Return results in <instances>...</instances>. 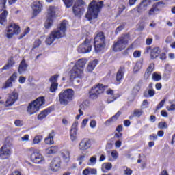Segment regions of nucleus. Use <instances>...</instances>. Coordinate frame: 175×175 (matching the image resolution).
<instances>
[{"label":"nucleus","mask_w":175,"mask_h":175,"mask_svg":"<svg viewBox=\"0 0 175 175\" xmlns=\"http://www.w3.org/2000/svg\"><path fill=\"white\" fill-rule=\"evenodd\" d=\"M66 32V21H64L55 31H52L50 36L46 39V44L50 46L53 44L55 39H61L64 38Z\"/></svg>","instance_id":"obj_1"},{"label":"nucleus","mask_w":175,"mask_h":175,"mask_svg":"<svg viewBox=\"0 0 175 175\" xmlns=\"http://www.w3.org/2000/svg\"><path fill=\"white\" fill-rule=\"evenodd\" d=\"M103 6V1L97 2L96 1L93 0L89 4L88 10L85 14L86 18H88L89 21L91 20H95V18H98V14H99V12H100Z\"/></svg>","instance_id":"obj_2"},{"label":"nucleus","mask_w":175,"mask_h":175,"mask_svg":"<svg viewBox=\"0 0 175 175\" xmlns=\"http://www.w3.org/2000/svg\"><path fill=\"white\" fill-rule=\"evenodd\" d=\"M88 60L85 58L78 59L71 70V79L84 77V68Z\"/></svg>","instance_id":"obj_3"},{"label":"nucleus","mask_w":175,"mask_h":175,"mask_svg":"<svg viewBox=\"0 0 175 175\" xmlns=\"http://www.w3.org/2000/svg\"><path fill=\"white\" fill-rule=\"evenodd\" d=\"M44 103H46V100L44 99V97H38L37 99H36L28 105L27 113H29L30 116H32V114H35V113H38V111H39V110L40 109V107H42L43 105H44Z\"/></svg>","instance_id":"obj_4"},{"label":"nucleus","mask_w":175,"mask_h":175,"mask_svg":"<svg viewBox=\"0 0 175 175\" xmlns=\"http://www.w3.org/2000/svg\"><path fill=\"white\" fill-rule=\"evenodd\" d=\"M129 40V35H122L119 37L118 40L114 42L113 45V51H122L128 46V42Z\"/></svg>","instance_id":"obj_5"},{"label":"nucleus","mask_w":175,"mask_h":175,"mask_svg":"<svg viewBox=\"0 0 175 175\" xmlns=\"http://www.w3.org/2000/svg\"><path fill=\"white\" fill-rule=\"evenodd\" d=\"M12 139L7 137L4 145L0 149V159H6L10 157L12 154L10 148H12Z\"/></svg>","instance_id":"obj_6"},{"label":"nucleus","mask_w":175,"mask_h":175,"mask_svg":"<svg viewBox=\"0 0 175 175\" xmlns=\"http://www.w3.org/2000/svg\"><path fill=\"white\" fill-rule=\"evenodd\" d=\"M105 42V34H103V32H99L94 38V46L96 53L102 51V49L106 46Z\"/></svg>","instance_id":"obj_7"},{"label":"nucleus","mask_w":175,"mask_h":175,"mask_svg":"<svg viewBox=\"0 0 175 175\" xmlns=\"http://www.w3.org/2000/svg\"><path fill=\"white\" fill-rule=\"evenodd\" d=\"M73 95H75V92L72 89H67L64 92H62L59 94V102L60 103V105L66 106V105H68V103L72 100Z\"/></svg>","instance_id":"obj_8"},{"label":"nucleus","mask_w":175,"mask_h":175,"mask_svg":"<svg viewBox=\"0 0 175 175\" xmlns=\"http://www.w3.org/2000/svg\"><path fill=\"white\" fill-rule=\"evenodd\" d=\"M20 32H21L20 26L16 25L15 23H10L4 30V34L8 39H12L14 35H18Z\"/></svg>","instance_id":"obj_9"},{"label":"nucleus","mask_w":175,"mask_h":175,"mask_svg":"<svg viewBox=\"0 0 175 175\" xmlns=\"http://www.w3.org/2000/svg\"><path fill=\"white\" fill-rule=\"evenodd\" d=\"M54 18H55V7L50 5L47 9L46 21L44 23L46 29H49L53 25Z\"/></svg>","instance_id":"obj_10"},{"label":"nucleus","mask_w":175,"mask_h":175,"mask_svg":"<svg viewBox=\"0 0 175 175\" xmlns=\"http://www.w3.org/2000/svg\"><path fill=\"white\" fill-rule=\"evenodd\" d=\"M107 88V86L103 85V84L98 83L92 88L91 90L89 92L90 99H96L100 94L105 92V90Z\"/></svg>","instance_id":"obj_11"},{"label":"nucleus","mask_w":175,"mask_h":175,"mask_svg":"<svg viewBox=\"0 0 175 175\" xmlns=\"http://www.w3.org/2000/svg\"><path fill=\"white\" fill-rule=\"evenodd\" d=\"M30 150H33L30 156V159L33 163H36L37 165H42V163H44V157L38 150L33 149V148Z\"/></svg>","instance_id":"obj_12"},{"label":"nucleus","mask_w":175,"mask_h":175,"mask_svg":"<svg viewBox=\"0 0 175 175\" xmlns=\"http://www.w3.org/2000/svg\"><path fill=\"white\" fill-rule=\"evenodd\" d=\"M85 6H86V4L84 1L77 0L72 8L75 16H81L84 13Z\"/></svg>","instance_id":"obj_13"},{"label":"nucleus","mask_w":175,"mask_h":175,"mask_svg":"<svg viewBox=\"0 0 175 175\" xmlns=\"http://www.w3.org/2000/svg\"><path fill=\"white\" fill-rule=\"evenodd\" d=\"M91 50H92V45L88 39L85 40V41L78 47V52L81 53L82 54L91 53Z\"/></svg>","instance_id":"obj_14"},{"label":"nucleus","mask_w":175,"mask_h":175,"mask_svg":"<svg viewBox=\"0 0 175 175\" xmlns=\"http://www.w3.org/2000/svg\"><path fill=\"white\" fill-rule=\"evenodd\" d=\"M17 100H18V92L16 90H14L11 94H8V97L5 103V107L13 106Z\"/></svg>","instance_id":"obj_15"},{"label":"nucleus","mask_w":175,"mask_h":175,"mask_svg":"<svg viewBox=\"0 0 175 175\" xmlns=\"http://www.w3.org/2000/svg\"><path fill=\"white\" fill-rule=\"evenodd\" d=\"M61 167V158L55 157L53 159L50 163V169L52 172H58Z\"/></svg>","instance_id":"obj_16"},{"label":"nucleus","mask_w":175,"mask_h":175,"mask_svg":"<svg viewBox=\"0 0 175 175\" xmlns=\"http://www.w3.org/2000/svg\"><path fill=\"white\" fill-rule=\"evenodd\" d=\"M78 148L80 151H87L89 148H91V140L88 139H82L80 142Z\"/></svg>","instance_id":"obj_17"},{"label":"nucleus","mask_w":175,"mask_h":175,"mask_svg":"<svg viewBox=\"0 0 175 175\" xmlns=\"http://www.w3.org/2000/svg\"><path fill=\"white\" fill-rule=\"evenodd\" d=\"M154 1H159V0H154ZM152 0H144L141 2L137 8V11L138 13H142V12H144V10H147V8L151 5Z\"/></svg>","instance_id":"obj_18"},{"label":"nucleus","mask_w":175,"mask_h":175,"mask_svg":"<svg viewBox=\"0 0 175 175\" xmlns=\"http://www.w3.org/2000/svg\"><path fill=\"white\" fill-rule=\"evenodd\" d=\"M77 125L79 122H75L72 124L70 131V137L72 142H75L77 139Z\"/></svg>","instance_id":"obj_19"},{"label":"nucleus","mask_w":175,"mask_h":175,"mask_svg":"<svg viewBox=\"0 0 175 175\" xmlns=\"http://www.w3.org/2000/svg\"><path fill=\"white\" fill-rule=\"evenodd\" d=\"M31 8L33 10V15L36 16L40 12H42L43 5L41 4L40 1H35L33 3Z\"/></svg>","instance_id":"obj_20"},{"label":"nucleus","mask_w":175,"mask_h":175,"mask_svg":"<svg viewBox=\"0 0 175 175\" xmlns=\"http://www.w3.org/2000/svg\"><path fill=\"white\" fill-rule=\"evenodd\" d=\"M150 57L152 59H155L157 57L161 54V49H159V47H154L152 49H151L150 47L147 48V53H150Z\"/></svg>","instance_id":"obj_21"},{"label":"nucleus","mask_w":175,"mask_h":175,"mask_svg":"<svg viewBox=\"0 0 175 175\" xmlns=\"http://www.w3.org/2000/svg\"><path fill=\"white\" fill-rule=\"evenodd\" d=\"M27 69H28V64L25 62V60L23 59L18 66V72L19 75H23L25 72H27Z\"/></svg>","instance_id":"obj_22"},{"label":"nucleus","mask_w":175,"mask_h":175,"mask_svg":"<svg viewBox=\"0 0 175 175\" xmlns=\"http://www.w3.org/2000/svg\"><path fill=\"white\" fill-rule=\"evenodd\" d=\"M0 12H1L0 14V24L3 25L6 23V17H8V12L6 8H1Z\"/></svg>","instance_id":"obj_23"},{"label":"nucleus","mask_w":175,"mask_h":175,"mask_svg":"<svg viewBox=\"0 0 175 175\" xmlns=\"http://www.w3.org/2000/svg\"><path fill=\"white\" fill-rule=\"evenodd\" d=\"M124 73H125V68L121 67L118 70V71L116 74V81H117L118 84H120V83H121V80H122Z\"/></svg>","instance_id":"obj_24"},{"label":"nucleus","mask_w":175,"mask_h":175,"mask_svg":"<svg viewBox=\"0 0 175 175\" xmlns=\"http://www.w3.org/2000/svg\"><path fill=\"white\" fill-rule=\"evenodd\" d=\"M120 116H121V112L118 111L115 116L105 121V125H106V126H109V125H111V124H113V122H116V121L118 120V117H120Z\"/></svg>","instance_id":"obj_25"},{"label":"nucleus","mask_w":175,"mask_h":175,"mask_svg":"<svg viewBox=\"0 0 175 175\" xmlns=\"http://www.w3.org/2000/svg\"><path fill=\"white\" fill-rule=\"evenodd\" d=\"M17 79V73L14 72L10 78L9 79L6 81L5 83V88H8L9 87H12V83L16 81V79Z\"/></svg>","instance_id":"obj_26"},{"label":"nucleus","mask_w":175,"mask_h":175,"mask_svg":"<svg viewBox=\"0 0 175 175\" xmlns=\"http://www.w3.org/2000/svg\"><path fill=\"white\" fill-rule=\"evenodd\" d=\"M98 65V61L96 59L90 62L86 68V71L91 72L95 69V67Z\"/></svg>","instance_id":"obj_27"},{"label":"nucleus","mask_w":175,"mask_h":175,"mask_svg":"<svg viewBox=\"0 0 175 175\" xmlns=\"http://www.w3.org/2000/svg\"><path fill=\"white\" fill-rule=\"evenodd\" d=\"M54 130H52L48 137H46L44 139L45 144H54Z\"/></svg>","instance_id":"obj_28"},{"label":"nucleus","mask_w":175,"mask_h":175,"mask_svg":"<svg viewBox=\"0 0 175 175\" xmlns=\"http://www.w3.org/2000/svg\"><path fill=\"white\" fill-rule=\"evenodd\" d=\"M58 151V146H53L45 150V153L47 155H51V154H55Z\"/></svg>","instance_id":"obj_29"},{"label":"nucleus","mask_w":175,"mask_h":175,"mask_svg":"<svg viewBox=\"0 0 175 175\" xmlns=\"http://www.w3.org/2000/svg\"><path fill=\"white\" fill-rule=\"evenodd\" d=\"M163 3V1H159L157 2L156 4L153 5V7L150 10L148 14L149 16H154L155 14V12H158V5H162Z\"/></svg>","instance_id":"obj_30"},{"label":"nucleus","mask_w":175,"mask_h":175,"mask_svg":"<svg viewBox=\"0 0 175 175\" xmlns=\"http://www.w3.org/2000/svg\"><path fill=\"white\" fill-rule=\"evenodd\" d=\"M49 114H50V110L45 109L38 115V118L40 120H44V118H46Z\"/></svg>","instance_id":"obj_31"},{"label":"nucleus","mask_w":175,"mask_h":175,"mask_svg":"<svg viewBox=\"0 0 175 175\" xmlns=\"http://www.w3.org/2000/svg\"><path fill=\"white\" fill-rule=\"evenodd\" d=\"M107 95H111V99H110V98H109L107 99V103H111V102H114V100H116V98H114L113 96V94H114V91L111 89H109L107 91Z\"/></svg>","instance_id":"obj_32"},{"label":"nucleus","mask_w":175,"mask_h":175,"mask_svg":"<svg viewBox=\"0 0 175 175\" xmlns=\"http://www.w3.org/2000/svg\"><path fill=\"white\" fill-rule=\"evenodd\" d=\"M111 167H113L111 163H105L102 165L101 170L105 173V170H110Z\"/></svg>","instance_id":"obj_33"},{"label":"nucleus","mask_w":175,"mask_h":175,"mask_svg":"<svg viewBox=\"0 0 175 175\" xmlns=\"http://www.w3.org/2000/svg\"><path fill=\"white\" fill-rule=\"evenodd\" d=\"M152 83H150L148 87V95L150 98L154 96L155 95V90H154V88H152Z\"/></svg>","instance_id":"obj_34"},{"label":"nucleus","mask_w":175,"mask_h":175,"mask_svg":"<svg viewBox=\"0 0 175 175\" xmlns=\"http://www.w3.org/2000/svg\"><path fill=\"white\" fill-rule=\"evenodd\" d=\"M14 64V60L13 59V58H10L8 60V64L2 68V70H6L10 68H12Z\"/></svg>","instance_id":"obj_35"},{"label":"nucleus","mask_w":175,"mask_h":175,"mask_svg":"<svg viewBox=\"0 0 175 175\" xmlns=\"http://www.w3.org/2000/svg\"><path fill=\"white\" fill-rule=\"evenodd\" d=\"M143 113H144V111H143L142 109H135L133 111V117H137L138 118H139V117H142V116H143Z\"/></svg>","instance_id":"obj_36"},{"label":"nucleus","mask_w":175,"mask_h":175,"mask_svg":"<svg viewBox=\"0 0 175 175\" xmlns=\"http://www.w3.org/2000/svg\"><path fill=\"white\" fill-rule=\"evenodd\" d=\"M65 162H69L70 159V152L69 151H66L63 153L62 155Z\"/></svg>","instance_id":"obj_37"},{"label":"nucleus","mask_w":175,"mask_h":175,"mask_svg":"<svg viewBox=\"0 0 175 175\" xmlns=\"http://www.w3.org/2000/svg\"><path fill=\"white\" fill-rule=\"evenodd\" d=\"M43 137L42 135H37L33 140V144H39L42 142Z\"/></svg>","instance_id":"obj_38"},{"label":"nucleus","mask_w":175,"mask_h":175,"mask_svg":"<svg viewBox=\"0 0 175 175\" xmlns=\"http://www.w3.org/2000/svg\"><path fill=\"white\" fill-rule=\"evenodd\" d=\"M140 69H142V62H138L136 63V64L134 66V68H133L134 73H137V72H139Z\"/></svg>","instance_id":"obj_39"},{"label":"nucleus","mask_w":175,"mask_h":175,"mask_svg":"<svg viewBox=\"0 0 175 175\" xmlns=\"http://www.w3.org/2000/svg\"><path fill=\"white\" fill-rule=\"evenodd\" d=\"M58 77H59V75H55L54 76L51 77V78L49 79V81H51V83H52V84H58L57 83V80H58Z\"/></svg>","instance_id":"obj_40"},{"label":"nucleus","mask_w":175,"mask_h":175,"mask_svg":"<svg viewBox=\"0 0 175 175\" xmlns=\"http://www.w3.org/2000/svg\"><path fill=\"white\" fill-rule=\"evenodd\" d=\"M161 79H162V77L157 72L152 74V80L154 81H159Z\"/></svg>","instance_id":"obj_41"},{"label":"nucleus","mask_w":175,"mask_h":175,"mask_svg":"<svg viewBox=\"0 0 175 175\" xmlns=\"http://www.w3.org/2000/svg\"><path fill=\"white\" fill-rule=\"evenodd\" d=\"M58 88V83H51V88H50V92H55Z\"/></svg>","instance_id":"obj_42"},{"label":"nucleus","mask_w":175,"mask_h":175,"mask_svg":"<svg viewBox=\"0 0 175 175\" xmlns=\"http://www.w3.org/2000/svg\"><path fill=\"white\" fill-rule=\"evenodd\" d=\"M158 127L159 129H166L167 128V124L165 122H161L158 124Z\"/></svg>","instance_id":"obj_43"},{"label":"nucleus","mask_w":175,"mask_h":175,"mask_svg":"<svg viewBox=\"0 0 175 175\" xmlns=\"http://www.w3.org/2000/svg\"><path fill=\"white\" fill-rule=\"evenodd\" d=\"M154 66L155 65L154 64V63L150 64L146 70V72L151 75V73H152V71L154 70Z\"/></svg>","instance_id":"obj_44"},{"label":"nucleus","mask_w":175,"mask_h":175,"mask_svg":"<svg viewBox=\"0 0 175 175\" xmlns=\"http://www.w3.org/2000/svg\"><path fill=\"white\" fill-rule=\"evenodd\" d=\"M88 107H90V101L85 100L82 103L81 105V109H87Z\"/></svg>","instance_id":"obj_45"},{"label":"nucleus","mask_w":175,"mask_h":175,"mask_svg":"<svg viewBox=\"0 0 175 175\" xmlns=\"http://www.w3.org/2000/svg\"><path fill=\"white\" fill-rule=\"evenodd\" d=\"M73 1L74 0H63L66 8H70V6L73 5Z\"/></svg>","instance_id":"obj_46"},{"label":"nucleus","mask_w":175,"mask_h":175,"mask_svg":"<svg viewBox=\"0 0 175 175\" xmlns=\"http://www.w3.org/2000/svg\"><path fill=\"white\" fill-rule=\"evenodd\" d=\"M96 163V157L94 156L90 159V163H88V166H91V165H95Z\"/></svg>","instance_id":"obj_47"},{"label":"nucleus","mask_w":175,"mask_h":175,"mask_svg":"<svg viewBox=\"0 0 175 175\" xmlns=\"http://www.w3.org/2000/svg\"><path fill=\"white\" fill-rule=\"evenodd\" d=\"M41 44H42V41L40 40H36L33 43L32 50H33V49H38V47H39V46H40Z\"/></svg>","instance_id":"obj_48"},{"label":"nucleus","mask_w":175,"mask_h":175,"mask_svg":"<svg viewBox=\"0 0 175 175\" xmlns=\"http://www.w3.org/2000/svg\"><path fill=\"white\" fill-rule=\"evenodd\" d=\"M29 31H30L29 27H27L24 31V32L20 36L19 39H23V38H24V36H25V35H27L28 33H29Z\"/></svg>","instance_id":"obj_49"},{"label":"nucleus","mask_w":175,"mask_h":175,"mask_svg":"<svg viewBox=\"0 0 175 175\" xmlns=\"http://www.w3.org/2000/svg\"><path fill=\"white\" fill-rule=\"evenodd\" d=\"M8 0H0V8L1 9H6V2Z\"/></svg>","instance_id":"obj_50"},{"label":"nucleus","mask_w":175,"mask_h":175,"mask_svg":"<svg viewBox=\"0 0 175 175\" xmlns=\"http://www.w3.org/2000/svg\"><path fill=\"white\" fill-rule=\"evenodd\" d=\"M77 79H79V77H75V78L72 79V74L70 75V80L72 81H73L74 84H79L81 81V80Z\"/></svg>","instance_id":"obj_51"},{"label":"nucleus","mask_w":175,"mask_h":175,"mask_svg":"<svg viewBox=\"0 0 175 175\" xmlns=\"http://www.w3.org/2000/svg\"><path fill=\"white\" fill-rule=\"evenodd\" d=\"M133 171L130 168H128L127 167L124 170V175H132Z\"/></svg>","instance_id":"obj_52"},{"label":"nucleus","mask_w":175,"mask_h":175,"mask_svg":"<svg viewBox=\"0 0 175 175\" xmlns=\"http://www.w3.org/2000/svg\"><path fill=\"white\" fill-rule=\"evenodd\" d=\"M78 161L79 162V165H81V163H83V161H84V159H85V154H81L78 157Z\"/></svg>","instance_id":"obj_53"},{"label":"nucleus","mask_w":175,"mask_h":175,"mask_svg":"<svg viewBox=\"0 0 175 175\" xmlns=\"http://www.w3.org/2000/svg\"><path fill=\"white\" fill-rule=\"evenodd\" d=\"M14 125L16 126H23V125H24V122L22 120H16L14 122Z\"/></svg>","instance_id":"obj_54"},{"label":"nucleus","mask_w":175,"mask_h":175,"mask_svg":"<svg viewBox=\"0 0 175 175\" xmlns=\"http://www.w3.org/2000/svg\"><path fill=\"white\" fill-rule=\"evenodd\" d=\"M89 172H90V174L91 175H96L98 174V171L96 170V169L95 168H90L89 167Z\"/></svg>","instance_id":"obj_55"},{"label":"nucleus","mask_w":175,"mask_h":175,"mask_svg":"<svg viewBox=\"0 0 175 175\" xmlns=\"http://www.w3.org/2000/svg\"><path fill=\"white\" fill-rule=\"evenodd\" d=\"M165 102H166V100L165 99L162 100L159 105L157 107V110H159V109H161V107H163V105H165Z\"/></svg>","instance_id":"obj_56"},{"label":"nucleus","mask_w":175,"mask_h":175,"mask_svg":"<svg viewBox=\"0 0 175 175\" xmlns=\"http://www.w3.org/2000/svg\"><path fill=\"white\" fill-rule=\"evenodd\" d=\"M25 80H27V78H25V77H23V76H20L19 79H18V82L21 84H24L25 83Z\"/></svg>","instance_id":"obj_57"},{"label":"nucleus","mask_w":175,"mask_h":175,"mask_svg":"<svg viewBox=\"0 0 175 175\" xmlns=\"http://www.w3.org/2000/svg\"><path fill=\"white\" fill-rule=\"evenodd\" d=\"M111 157L114 159H117V158H118V153L117 152V151H116V150L112 151L111 152Z\"/></svg>","instance_id":"obj_58"},{"label":"nucleus","mask_w":175,"mask_h":175,"mask_svg":"<svg viewBox=\"0 0 175 175\" xmlns=\"http://www.w3.org/2000/svg\"><path fill=\"white\" fill-rule=\"evenodd\" d=\"M90 126L92 129L95 128L96 126V121L94 120H91L90 123Z\"/></svg>","instance_id":"obj_59"},{"label":"nucleus","mask_w":175,"mask_h":175,"mask_svg":"<svg viewBox=\"0 0 175 175\" xmlns=\"http://www.w3.org/2000/svg\"><path fill=\"white\" fill-rule=\"evenodd\" d=\"M144 23H139L137 27V31H143L144 29Z\"/></svg>","instance_id":"obj_60"},{"label":"nucleus","mask_w":175,"mask_h":175,"mask_svg":"<svg viewBox=\"0 0 175 175\" xmlns=\"http://www.w3.org/2000/svg\"><path fill=\"white\" fill-rule=\"evenodd\" d=\"M141 53L140 51H135L134 53H133V57L135 58H139L140 55H141Z\"/></svg>","instance_id":"obj_61"},{"label":"nucleus","mask_w":175,"mask_h":175,"mask_svg":"<svg viewBox=\"0 0 175 175\" xmlns=\"http://www.w3.org/2000/svg\"><path fill=\"white\" fill-rule=\"evenodd\" d=\"M83 175H90V167H87L85 170H83L82 172Z\"/></svg>","instance_id":"obj_62"},{"label":"nucleus","mask_w":175,"mask_h":175,"mask_svg":"<svg viewBox=\"0 0 175 175\" xmlns=\"http://www.w3.org/2000/svg\"><path fill=\"white\" fill-rule=\"evenodd\" d=\"M87 124H88V119H84L81 123V128H85Z\"/></svg>","instance_id":"obj_63"},{"label":"nucleus","mask_w":175,"mask_h":175,"mask_svg":"<svg viewBox=\"0 0 175 175\" xmlns=\"http://www.w3.org/2000/svg\"><path fill=\"white\" fill-rule=\"evenodd\" d=\"M150 140H157L158 139V136L156 134H152L149 136Z\"/></svg>","instance_id":"obj_64"}]
</instances>
